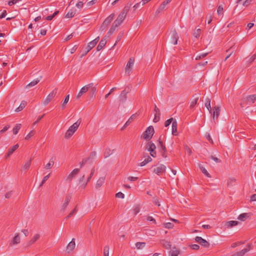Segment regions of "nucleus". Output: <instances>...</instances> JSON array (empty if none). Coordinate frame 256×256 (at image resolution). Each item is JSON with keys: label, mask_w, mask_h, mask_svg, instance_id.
<instances>
[{"label": "nucleus", "mask_w": 256, "mask_h": 256, "mask_svg": "<svg viewBox=\"0 0 256 256\" xmlns=\"http://www.w3.org/2000/svg\"><path fill=\"white\" fill-rule=\"evenodd\" d=\"M154 132L153 126H149L143 134V138L146 140H150L152 138Z\"/></svg>", "instance_id": "1"}, {"label": "nucleus", "mask_w": 256, "mask_h": 256, "mask_svg": "<svg viewBox=\"0 0 256 256\" xmlns=\"http://www.w3.org/2000/svg\"><path fill=\"white\" fill-rule=\"evenodd\" d=\"M100 39V37L98 36L94 40L89 42L88 46L86 48V52L84 54H82L81 57L85 56L89 51H90L98 43Z\"/></svg>", "instance_id": "2"}, {"label": "nucleus", "mask_w": 256, "mask_h": 256, "mask_svg": "<svg viewBox=\"0 0 256 256\" xmlns=\"http://www.w3.org/2000/svg\"><path fill=\"white\" fill-rule=\"evenodd\" d=\"M57 88H55L54 89L52 92H51L48 96L44 100V101L43 102V104L44 106H46L50 102V100H52V98H53L56 92H57Z\"/></svg>", "instance_id": "3"}, {"label": "nucleus", "mask_w": 256, "mask_h": 256, "mask_svg": "<svg viewBox=\"0 0 256 256\" xmlns=\"http://www.w3.org/2000/svg\"><path fill=\"white\" fill-rule=\"evenodd\" d=\"M134 58L132 57L129 59V60L126 64V69H125V72H126V73L128 74V75L130 74L131 70L134 66Z\"/></svg>", "instance_id": "4"}, {"label": "nucleus", "mask_w": 256, "mask_h": 256, "mask_svg": "<svg viewBox=\"0 0 256 256\" xmlns=\"http://www.w3.org/2000/svg\"><path fill=\"white\" fill-rule=\"evenodd\" d=\"M195 240L196 241V242L201 244L204 248H208L210 246V244L208 242H207L206 240L202 238L200 236H196L195 238Z\"/></svg>", "instance_id": "5"}, {"label": "nucleus", "mask_w": 256, "mask_h": 256, "mask_svg": "<svg viewBox=\"0 0 256 256\" xmlns=\"http://www.w3.org/2000/svg\"><path fill=\"white\" fill-rule=\"evenodd\" d=\"M170 38H172L171 42L174 44H178V36L176 30H172L170 33Z\"/></svg>", "instance_id": "6"}, {"label": "nucleus", "mask_w": 256, "mask_h": 256, "mask_svg": "<svg viewBox=\"0 0 256 256\" xmlns=\"http://www.w3.org/2000/svg\"><path fill=\"white\" fill-rule=\"evenodd\" d=\"M166 167L163 164H160L154 170V172L160 176L166 172Z\"/></svg>", "instance_id": "7"}, {"label": "nucleus", "mask_w": 256, "mask_h": 256, "mask_svg": "<svg viewBox=\"0 0 256 256\" xmlns=\"http://www.w3.org/2000/svg\"><path fill=\"white\" fill-rule=\"evenodd\" d=\"M71 196L70 195V194H68L67 196H66L65 197V199H64V204H62V208L60 210V211L61 212H64L66 208H67L70 200H71Z\"/></svg>", "instance_id": "8"}, {"label": "nucleus", "mask_w": 256, "mask_h": 256, "mask_svg": "<svg viewBox=\"0 0 256 256\" xmlns=\"http://www.w3.org/2000/svg\"><path fill=\"white\" fill-rule=\"evenodd\" d=\"M220 108L218 106H214L212 110V118L214 119L215 117L217 119L220 114Z\"/></svg>", "instance_id": "9"}, {"label": "nucleus", "mask_w": 256, "mask_h": 256, "mask_svg": "<svg viewBox=\"0 0 256 256\" xmlns=\"http://www.w3.org/2000/svg\"><path fill=\"white\" fill-rule=\"evenodd\" d=\"M75 239L72 238V240L68 243L66 246V251L68 253L73 250L75 248Z\"/></svg>", "instance_id": "10"}, {"label": "nucleus", "mask_w": 256, "mask_h": 256, "mask_svg": "<svg viewBox=\"0 0 256 256\" xmlns=\"http://www.w3.org/2000/svg\"><path fill=\"white\" fill-rule=\"evenodd\" d=\"M126 17V16L122 14V13H120L119 14V15L118 16L116 20L114 22H115L118 26H120L122 24L123 21L124 20Z\"/></svg>", "instance_id": "11"}, {"label": "nucleus", "mask_w": 256, "mask_h": 256, "mask_svg": "<svg viewBox=\"0 0 256 256\" xmlns=\"http://www.w3.org/2000/svg\"><path fill=\"white\" fill-rule=\"evenodd\" d=\"M81 123L80 119L78 120L76 122H74L72 126H71L68 130H70L72 131V132H74L78 128L79 126Z\"/></svg>", "instance_id": "12"}, {"label": "nucleus", "mask_w": 256, "mask_h": 256, "mask_svg": "<svg viewBox=\"0 0 256 256\" xmlns=\"http://www.w3.org/2000/svg\"><path fill=\"white\" fill-rule=\"evenodd\" d=\"M80 170L78 168L74 169L68 176L66 180L71 181L72 179L78 173Z\"/></svg>", "instance_id": "13"}, {"label": "nucleus", "mask_w": 256, "mask_h": 256, "mask_svg": "<svg viewBox=\"0 0 256 256\" xmlns=\"http://www.w3.org/2000/svg\"><path fill=\"white\" fill-rule=\"evenodd\" d=\"M106 44V40L105 38H102L96 47L97 51H100L103 48Z\"/></svg>", "instance_id": "14"}, {"label": "nucleus", "mask_w": 256, "mask_h": 256, "mask_svg": "<svg viewBox=\"0 0 256 256\" xmlns=\"http://www.w3.org/2000/svg\"><path fill=\"white\" fill-rule=\"evenodd\" d=\"M132 5V3L130 2H128L125 6L122 11L120 12L122 14L126 16L128 12L130 10V8Z\"/></svg>", "instance_id": "15"}, {"label": "nucleus", "mask_w": 256, "mask_h": 256, "mask_svg": "<svg viewBox=\"0 0 256 256\" xmlns=\"http://www.w3.org/2000/svg\"><path fill=\"white\" fill-rule=\"evenodd\" d=\"M42 78V76H40V78H36V79L34 80H32V82H30L26 86V88H31L32 86H34L37 84H38V82H40V80H41Z\"/></svg>", "instance_id": "16"}, {"label": "nucleus", "mask_w": 256, "mask_h": 256, "mask_svg": "<svg viewBox=\"0 0 256 256\" xmlns=\"http://www.w3.org/2000/svg\"><path fill=\"white\" fill-rule=\"evenodd\" d=\"M238 224V221L230 220V221L225 222L224 226L226 228H229L236 226Z\"/></svg>", "instance_id": "17"}, {"label": "nucleus", "mask_w": 256, "mask_h": 256, "mask_svg": "<svg viewBox=\"0 0 256 256\" xmlns=\"http://www.w3.org/2000/svg\"><path fill=\"white\" fill-rule=\"evenodd\" d=\"M177 126V122L176 120H174L172 122V134L174 136L178 135Z\"/></svg>", "instance_id": "18"}, {"label": "nucleus", "mask_w": 256, "mask_h": 256, "mask_svg": "<svg viewBox=\"0 0 256 256\" xmlns=\"http://www.w3.org/2000/svg\"><path fill=\"white\" fill-rule=\"evenodd\" d=\"M19 146L18 144H16L12 148H10L8 151L7 154H6V158H8L10 156L12 153L17 149L18 148Z\"/></svg>", "instance_id": "19"}, {"label": "nucleus", "mask_w": 256, "mask_h": 256, "mask_svg": "<svg viewBox=\"0 0 256 256\" xmlns=\"http://www.w3.org/2000/svg\"><path fill=\"white\" fill-rule=\"evenodd\" d=\"M146 148L150 152L156 150V146L154 143L152 142H148L146 144Z\"/></svg>", "instance_id": "20"}, {"label": "nucleus", "mask_w": 256, "mask_h": 256, "mask_svg": "<svg viewBox=\"0 0 256 256\" xmlns=\"http://www.w3.org/2000/svg\"><path fill=\"white\" fill-rule=\"evenodd\" d=\"M93 86H94L93 83H90V84H87V85L83 86L80 90V93L82 94L84 93H86Z\"/></svg>", "instance_id": "21"}, {"label": "nucleus", "mask_w": 256, "mask_h": 256, "mask_svg": "<svg viewBox=\"0 0 256 256\" xmlns=\"http://www.w3.org/2000/svg\"><path fill=\"white\" fill-rule=\"evenodd\" d=\"M20 238L18 234H15V236L13 238L10 244H19L20 242Z\"/></svg>", "instance_id": "22"}, {"label": "nucleus", "mask_w": 256, "mask_h": 256, "mask_svg": "<svg viewBox=\"0 0 256 256\" xmlns=\"http://www.w3.org/2000/svg\"><path fill=\"white\" fill-rule=\"evenodd\" d=\"M27 102L25 100H22L20 106L16 110V112H20L22 111L26 106Z\"/></svg>", "instance_id": "23"}, {"label": "nucleus", "mask_w": 256, "mask_h": 256, "mask_svg": "<svg viewBox=\"0 0 256 256\" xmlns=\"http://www.w3.org/2000/svg\"><path fill=\"white\" fill-rule=\"evenodd\" d=\"M204 106L207 108L210 113H212V109L210 106V100L209 98H207L206 99Z\"/></svg>", "instance_id": "24"}, {"label": "nucleus", "mask_w": 256, "mask_h": 256, "mask_svg": "<svg viewBox=\"0 0 256 256\" xmlns=\"http://www.w3.org/2000/svg\"><path fill=\"white\" fill-rule=\"evenodd\" d=\"M105 178L104 177H100L96 182V188H98L102 186V185L104 182Z\"/></svg>", "instance_id": "25"}, {"label": "nucleus", "mask_w": 256, "mask_h": 256, "mask_svg": "<svg viewBox=\"0 0 256 256\" xmlns=\"http://www.w3.org/2000/svg\"><path fill=\"white\" fill-rule=\"evenodd\" d=\"M198 98H199L198 96H196V94L195 96H193V98L192 99V102H190V108H193L196 106V103L198 102Z\"/></svg>", "instance_id": "26"}, {"label": "nucleus", "mask_w": 256, "mask_h": 256, "mask_svg": "<svg viewBox=\"0 0 256 256\" xmlns=\"http://www.w3.org/2000/svg\"><path fill=\"white\" fill-rule=\"evenodd\" d=\"M118 26H119L118 24H117L115 22H114L109 31L108 32L107 34L108 36H110L111 34H112L114 32L116 28Z\"/></svg>", "instance_id": "27"}, {"label": "nucleus", "mask_w": 256, "mask_h": 256, "mask_svg": "<svg viewBox=\"0 0 256 256\" xmlns=\"http://www.w3.org/2000/svg\"><path fill=\"white\" fill-rule=\"evenodd\" d=\"M160 243L162 245V246L166 249L168 250L171 248V244L170 242L167 240H162Z\"/></svg>", "instance_id": "28"}, {"label": "nucleus", "mask_w": 256, "mask_h": 256, "mask_svg": "<svg viewBox=\"0 0 256 256\" xmlns=\"http://www.w3.org/2000/svg\"><path fill=\"white\" fill-rule=\"evenodd\" d=\"M114 18V14H110L104 21V24L108 26L112 22Z\"/></svg>", "instance_id": "29"}, {"label": "nucleus", "mask_w": 256, "mask_h": 256, "mask_svg": "<svg viewBox=\"0 0 256 256\" xmlns=\"http://www.w3.org/2000/svg\"><path fill=\"white\" fill-rule=\"evenodd\" d=\"M168 4L166 3V1H164L158 7V8L156 10V14H159L160 12L163 10L164 8H166V6Z\"/></svg>", "instance_id": "30"}, {"label": "nucleus", "mask_w": 256, "mask_h": 256, "mask_svg": "<svg viewBox=\"0 0 256 256\" xmlns=\"http://www.w3.org/2000/svg\"><path fill=\"white\" fill-rule=\"evenodd\" d=\"M236 50V48L234 47V46H232L230 47V48H229L228 50H226V52L228 54V56H226V58H225V60H226L233 53V52Z\"/></svg>", "instance_id": "31"}, {"label": "nucleus", "mask_w": 256, "mask_h": 256, "mask_svg": "<svg viewBox=\"0 0 256 256\" xmlns=\"http://www.w3.org/2000/svg\"><path fill=\"white\" fill-rule=\"evenodd\" d=\"M136 118V114H132L128 120L125 123L124 125V127L122 129L126 128V126H128L132 122V121Z\"/></svg>", "instance_id": "32"}, {"label": "nucleus", "mask_w": 256, "mask_h": 256, "mask_svg": "<svg viewBox=\"0 0 256 256\" xmlns=\"http://www.w3.org/2000/svg\"><path fill=\"white\" fill-rule=\"evenodd\" d=\"M76 10H70L66 15V17L68 18H73L76 14Z\"/></svg>", "instance_id": "33"}, {"label": "nucleus", "mask_w": 256, "mask_h": 256, "mask_svg": "<svg viewBox=\"0 0 256 256\" xmlns=\"http://www.w3.org/2000/svg\"><path fill=\"white\" fill-rule=\"evenodd\" d=\"M40 237L39 234H35L34 237L29 241L28 246L33 244L35 242H36Z\"/></svg>", "instance_id": "34"}, {"label": "nucleus", "mask_w": 256, "mask_h": 256, "mask_svg": "<svg viewBox=\"0 0 256 256\" xmlns=\"http://www.w3.org/2000/svg\"><path fill=\"white\" fill-rule=\"evenodd\" d=\"M126 94V92L122 91L120 96V101H121L122 102H125L127 98Z\"/></svg>", "instance_id": "35"}, {"label": "nucleus", "mask_w": 256, "mask_h": 256, "mask_svg": "<svg viewBox=\"0 0 256 256\" xmlns=\"http://www.w3.org/2000/svg\"><path fill=\"white\" fill-rule=\"evenodd\" d=\"M180 253V250L177 248H173L170 252V256H178Z\"/></svg>", "instance_id": "36"}, {"label": "nucleus", "mask_w": 256, "mask_h": 256, "mask_svg": "<svg viewBox=\"0 0 256 256\" xmlns=\"http://www.w3.org/2000/svg\"><path fill=\"white\" fill-rule=\"evenodd\" d=\"M114 150H111L110 148L106 149L104 152V158H106L110 156L111 154H112Z\"/></svg>", "instance_id": "37"}, {"label": "nucleus", "mask_w": 256, "mask_h": 256, "mask_svg": "<svg viewBox=\"0 0 256 256\" xmlns=\"http://www.w3.org/2000/svg\"><path fill=\"white\" fill-rule=\"evenodd\" d=\"M256 100V94H252L246 97V100L252 103L254 102V100Z\"/></svg>", "instance_id": "38"}, {"label": "nucleus", "mask_w": 256, "mask_h": 256, "mask_svg": "<svg viewBox=\"0 0 256 256\" xmlns=\"http://www.w3.org/2000/svg\"><path fill=\"white\" fill-rule=\"evenodd\" d=\"M21 128V124H16V126L14 128H13V133L14 134H16L19 130H20Z\"/></svg>", "instance_id": "39"}, {"label": "nucleus", "mask_w": 256, "mask_h": 256, "mask_svg": "<svg viewBox=\"0 0 256 256\" xmlns=\"http://www.w3.org/2000/svg\"><path fill=\"white\" fill-rule=\"evenodd\" d=\"M31 161L32 158L30 160L25 163V164L23 166L22 168L24 170H27L30 168L31 165Z\"/></svg>", "instance_id": "40"}, {"label": "nucleus", "mask_w": 256, "mask_h": 256, "mask_svg": "<svg viewBox=\"0 0 256 256\" xmlns=\"http://www.w3.org/2000/svg\"><path fill=\"white\" fill-rule=\"evenodd\" d=\"M236 180L234 178H230L228 180L227 185L228 186H232L236 182Z\"/></svg>", "instance_id": "41"}, {"label": "nucleus", "mask_w": 256, "mask_h": 256, "mask_svg": "<svg viewBox=\"0 0 256 256\" xmlns=\"http://www.w3.org/2000/svg\"><path fill=\"white\" fill-rule=\"evenodd\" d=\"M146 242H137L136 244V246L138 249H142L146 246Z\"/></svg>", "instance_id": "42"}, {"label": "nucleus", "mask_w": 256, "mask_h": 256, "mask_svg": "<svg viewBox=\"0 0 256 256\" xmlns=\"http://www.w3.org/2000/svg\"><path fill=\"white\" fill-rule=\"evenodd\" d=\"M248 217V214L246 213H243L240 214L238 217V220L244 221L246 220V218Z\"/></svg>", "instance_id": "43"}, {"label": "nucleus", "mask_w": 256, "mask_h": 256, "mask_svg": "<svg viewBox=\"0 0 256 256\" xmlns=\"http://www.w3.org/2000/svg\"><path fill=\"white\" fill-rule=\"evenodd\" d=\"M59 12L58 10L56 11L52 15L47 16L45 19L48 20H51L53 19V18L56 16Z\"/></svg>", "instance_id": "44"}, {"label": "nucleus", "mask_w": 256, "mask_h": 256, "mask_svg": "<svg viewBox=\"0 0 256 256\" xmlns=\"http://www.w3.org/2000/svg\"><path fill=\"white\" fill-rule=\"evenodd\" d=\"M54 164V160H52V158L50 160V162L47 164L45 166V168L46 169H50L52 168V167L53 165Z\"/></svg>", "instance_id": "45"}, {"label": "nucleus", "mask_w": 256, "mask_h": 256, "mask_svg": "<svg viewBox=\"0 0 256 256\" xmlns=\"http://www.w3.org/2000/svg\"><path fill=\"white\" fill-rule=\"evenodd\" d=\"M200 170H201V171L208 178H210V174L208 172V171L206 170L204 168L203 166H200Z\"/></svg>", "instance_id": "46"}, {"label": "nucleus", "mask_w": 256, "mask_h": 256, "mask_svg": "<svg viewBox=\"0 0 256 256\" xmlns=\"http://www.w3.org/2000/svg\"><path fill=\"white\" fill-rule=\"evenodd\" d=\"M242 1H244L242 2V5L245 6H248L250 5V2H252L250 0H238L237 3H239Z\"/></svg>", "instance_id": "47"}, {"label": "nucleus", "mask_w": 256, "mask_h": 256, "mask_svg": "<svg viewBox=\"0 0 256 256\" xmlns=\"http://www.w3.org/2000/svg\"><path fill=\"white\" fill-rule=\"evenodd\" d=\"M78 212V210L76 208V207L66 218V220L70 218L71 216H72L74 214Z\"/></svg>", "instance_id": "48"}, {"label": "nucleus", "mask_w": 256, "mask_h": 256, "mask_svg": "<svg viewBox=\"0 0 256 256\" xmlns=\"http://www.w3.org/2000/svg\"><path fill=\"white\" fill-rule=\"evenodd\" d=\"M69 98H70L69 94L66 96L63 102V103L62 104V108H65L66 104L68 102L69 100Z\"/></svg>", "instance_id": "49"}, {"label": "nucleus", "mask_w": 256, "mask_h": 256, "mask_svg": "<svg viewBox=\"0 0 256 256\" xmlns=\"http://www.w3.org/2000/svg\"><path fill=\"white\" fill-rule=\"evenodd\" d=\"M109 246H106L104 248V256H108Z\"/></svg>", "instance_id": "50"}, {"label": "nucleus", "mask_w": 256, "mask_h": 256, "mask_svg": "<svg viewBox=\"0 0 256 256\" xmlns=\"http://www.w3.org/2000/svg\"><path fill=\"white\" fill-rule=\"evenodd\" d=\"M200 32H201V30L198 28V29H197L193 34V36L196 38H198L200 37Z\"/></svg>", "instance_id": "51"}, {"label": "nucleus", "mask_w": 256, "mask_h": 256, "mask_svg": "<svg viewBox=\"0 0 256 256\" xmlns=\"http://www.w3.org/2000/svg\"><path fill=\"white\" fill-rule=\"evenodd\" d=\"M74 134V133L72 132V130L68 129V130L66 131V132L65 134V137L66 138H68L70 137L71 136H72V135Z\"/></svg>", "instance_id": "52"}, {"label": "nucleus", "mask_w": 256, "mask_h": 256, "mask_svg": "<svg viewBox=\"0 0 256 256\" xmlns=\"http://www.w3.org/2000/svg\"><path fill=\"white\" fill-rule=\"evenodd\" d=\"M34 134V130H31L25 137L26 140H28Z\"/></svg>", "instance_id": "53"}, {"label": "nucleus", "mask_w": 256, "mask_h": 256, "mask_svg": "<svg viewBox=\"0 0 256 256\" xmlns=\"http://www.w3.org/2000/svg\"><path fill=\"white\" fill-rule=\"evenodd\" d=\"M50 174H48L44 176L43 178H42V182L40 184V186H42L44 184V183L48 180V178H49L50 177Z\"/></svg>", "instance_id": "54"}, {"label": "nucleus", "mask_w": 256, "mask_h": 256, "mask_svg": "<svg viewBox=\"0 0 256 256\" xmlns=\"http://www.w3.org/2000/svg\"><path fill=\"white\" fill-rule=\"evenodd\" d=\"M208 54V53L202 54L198 56H197L196 58V60H198L206 57Z\"/></svg>", "instance_id": "55"}, {"label": "nucleus", "mask_w": 256, "mask_h": 256, "mask_svg": "<svg viewBox=\"0 0 256 256\" xmlns=\"http://www.w3.org/2000/svg\"><path fill=\"white\" fill-rule=\"evenodd\" d=\"M189 246L190 248L191 249L194 250H198L200 248L199 245L196 244H192L189 245Z\"/></svg>", "instance_id": "56"}, {"label": "nucleus", "mask_w": 256, "mask_h": 256, "mask_svg": "<svg viewBox=\"0 0 256 256\" xmlns=\"http://www.w3.org/2000/svg\"><path fill=\"white\" fill-rule=\"evenodd\" d=\"M174 120H173L172 118H170L168 120H166L165 122H164V126L166 127H167L168 126H169L170 125V124L172 122L174 121Z\"/></svg>", "instance_id": "57"}, {"label": "nucleus", "mask_w": 256, "mask_h": 256, "mask_svg": "<svg viewBox=\"0 0 256 256\" xmlns=\"http://www.w3.org/2000/svg\"><path fill=\"white\" fill-rule=\"evenodd\" d=\"M244 242H234L232 244L231 247L232 248H234L238 246L240 244H244Z\"/></svg>", "instance_id": "58"}, {"label": "nucleus", "mask_w": 256, "mask_h": 256, "mask_svg": "<svg viewBox=\"0 0 256 256\" xmlns=\"http://www.w3.org/2000/svg\"><path fill=\"white\" fill-rule=\"evenodd\" d=\"M164 227L166 228H172L174 227V224L171 222H166L164 224Z\"/></svg>", "instance_id": "59"}, {"label": "nucleus", "mask_w": 256, "mask_h": 256, "mask_svg": "<svg viewBox=\"0 0 256 256\" xmlns=\"http://www.w3.org/2000/svg\"><path fill=\"white\" fill-rule=\"evenodd\" d=\"M217 12L218 15H220V14H223V7L222 6H218V10H217Z\"/></svg>", "instance_id": "60"}, {"label": "nucleus", "mask_w": 256, "mask_h": 256, "mask_svg": "<svg viewBox=\"0 0 256 256\" xmlns=\"http://www.w3.org/2000/svg\"><path fill=\"white\" fill-rule=\"evenodd\" d=\"M210 158H212V160H214L216 163L222 162V161L220 159H219L216 157H214L213 156H210Z\"/></svg>", "instance_id": "61"}, {"label": "nucleus", "mask_w": 256, "mask_h": 256, "mask_svg": "<svg viewBox=\"0 0 256 256\" xmlns=\"http://www.w3.org/2000/svg\"><path fill=\"white\" fill-rule=\"evenodd\" d=\"M160 115H158L157 113H156L155 116H154V118L153 120V122H156L158 121H159L160 120Z\"/></svg>", "instance_id": "62"}, {"label": "nucleus", "mask_w": 256, "mask_h": 256, "mask_svg": "<svg viewBox=\"0 0 256 256\" xmlns=\"http://www.w3.org/2000/svg\"><path fill=\"white\" fill-rule=\"evenodd\" d=\"M124 194L122 192H118L116 194V198H124Z\"/></svg>", "instance_id": "63"}, {"label": "nucleus", "mask_w": 256, "mask_h": 256, "mask_svg": "<svg viewBox=\"0 0 256 256\" xmlns=\"http://www.w3.org/2000/svg\"><path fill=\"white\" fill-rule=\"evenodd\" d=\"M256 58V54H254L248 58V62L250 63H252L255 60Z\"/></svg>", "instance_id": "64"}]
</instances>
